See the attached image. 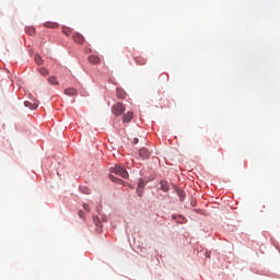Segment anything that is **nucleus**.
Instances as JSON below:
<instances>
[{"instance_id":"f257e3e1","label":"nucleus","mask_w":280,"mask_h":280,"mask_svg":"<svg viewBox=\"0 0 280 280\" xmlns=\"http://www.w3.org/2000/svg\"><path fill=\"white\" fill-rule=\"evenodd\" d=\"M112 113L116 117H121L122 113H126V105L124 103L118 102L112 106Z\"/></svg>"},{"instance_id":"f03ea898","label":"nucleus","mask_w":280,"mask_h":280,"mask_svg":"<svg viewBox=\"0 0 280 280\" xmlns=\"http://www.w3.org/2000/svg\"><path fill=\"white\" fill-rule=\"evenodd\" d=\"M113 174H117L118 176H121V178H128V171L124 168V166L115 165L112 168Z\"/></svg>"},{"instance_id":"7ed1b4c3","label":"nucleus","mask_w":280,"mask_h":280,"mask_svg":"<svg viewBox=\"0 0 280 280\" xmlns=\"http://www.w3.org/2000/svg\"><path fill=\"white\" fill-rule=\"evenodd\" d=\"M135 117V113L127 112L122 115V124H130Z\"/></svg>"},{"instance_id":"20e7f679","label":"nucleus","mask_w":280,"mask_h":280,"mask_svg":"<svg viewBox=\"0 0 280 280\" xmlns=\"http://www.w3.org/2000/svg\"><path fill=\"white\" fill-rule=\"evenodd\" d=\"M89 62H91V65H100L102 62V57L92 55L89 57Z\"/></svg>"},{"instance_id":"39448f33","label":"nucleus","mask_w":280,"mask_h":280,"mask_svg":"<svg viewBox=\"0 0 280 280\" xmlns=\"http://www.w3.org/2000/svg\"><path fill=\"white\" fill-rule=\"evenodd\" d=\"M74 43H78L79 45H83L84 43V36H82V34L80 33H74L72 36Z\"/></svg>"},{"instance_id":"423d86ee","label":"nucleus","mask_w":280,"mask_h":280,"mask_svg":"<svg viewBox=\"0 0 280 280\" xmlns=\"http://www.w3.org/2000/svg\"><path fill=\"white\" fill-rule=\"evenodd\" d=\"M141 159H150V150L142 148L139 150Z\"/></svg>"},{"instance_id":"0eeeda50","label":"nucleus","mask_w":280,"mask_h":280,"mask_svg":"<svg viewBox=\"0 0 280 280\" xmlns=\"http://www.w3.org/2000/svg\"><path fill=\"white\" fill-rule=\"evenodd\" d=\"M116 95L118 100H126V91H124L121 88H117Z\"/></svg>"},{"instance_id":"6e6552de","label":"nucleus","mask_w":280,"mask_h":280,"mask_svg":"<svg viewBox=\"0 0 280 280\" xmlns=\"http://www.w3.org/2000/svg\"><path fill=\"white\" fill-rule=\"evenodd\" d=\"M24 106H26V108H30L31 110H36V108H38L37 103L32 104L30 101H25Z\"/></svg>"},{"instance_id":"1a4fd4ad","label":"nucleus","mask_w":280,"mask_h":280,"mask_svg":"<svg viewBox=\"0 0 280 280\" xmlns=\"http://www.w3.org/2000/svg\"><path fill=\"white\" fill-rule=\"evenodd\" d=\"M135 62H136V65L143 67V65H145L148 62V60L143 57H136Z\"/></svg>"},{"instance_id":"9d476101","label":"nucleus","mask_w":280,"mask_h":280,"mask_svg":"<svg viewBox=\"0 0 280 280\" xmlns=\"http://www.w3.org/2000/svg\"><path fill=\"white\" fill-rule=\"evenodd\" d=\"M65 95H78V91L75 90V88H68L65 90Z\"/></svg>"},{"instance_id":"9b49d317","label":"nucleus","mask_w":280,"mask_h":280,"mask_svg":"<svg viewBox=\"0 0 280 280\" xmlns=\"http://www.w3.org/2000/svg\"><path fill=\"white\" fill-rule=\"evenodd\" d=\"M47 81L52 85V86H58L60 83L58 82V78L56 77H49Z\"/></svg>"},{"instance_id":"f8f14e48","label":"nucleus","mask_w":280,"mask_h":280,"mask_svg":"<svg viewBox=\"0 0 280 280\" xmlns=\"http://www.w3.org/2000/svg\"><path fill=\"white\" fill-rule=\"evenodd\" d=\"M160 185H161L162 191H170V183H167L166 180H162Z\"/></svg>"},{"instance_id":"ddd939ff","label":"nucleus","mask_w":280,"mask_h":280,"mask_svg":"<svg viewBox=\"0 0 280 280\" xmlns=\"http://www.w3.org/2000/svg\"><path fill=\"white\" fill-rule=\"evenodd\" d=\"M44 27H48L50 30H56V27H58V23H56V22H46L44 24Z\"/></svg>"},{"instance_id":"4468645a","label":"nucleus","mask_w":280,"mask_h":280,"mask_svg":"<svg viewBox=\"0 0 280 280\" xmlns=\"http://www.w3.org/2000/svg\"><path fill=\"white\" fill-rule=\"evenodd\" d=\"M38 73H40V75H44V78H46V75H49V70L47 68H39Z\"/></svg>"},{"instance_id":"2eb2a0df","label":"nucleus","mask_w":280,"mask_h":280,"mask_svg":"<svg viewBox=\"0 0 280 280\" xmlns=\"http://www.w3.org/2000/svg\"><path fill=\"white\" fill-rule=\"evenodd\" d=\"M35 62L36 65H43V57H40V55H35Z\"/></svg>"},{"instance_id":"dca6fc26","label":"nucleus","mask_w":280,"mask_h":280,"mask_svg":"<svg viewBox=\"0 0 280 280\" xmlns=\"http://www.w3.org/2000/svg\"><path fill=\"white\" fill-rule=\"evenodd\" d=\"M148 182H145L144 179H139V183H138V188L139 189H143V187H145V184H147Z\"/></svg>"},{"instance_id":"f3484780","label":"nucleus","mask_w":280,"mask_h":280,"mask_svg":"<svg viewBox=\"0 0 280 280\" xmlns=\"http://www.w3.org/2000/svg\"><path fill=\"white\" fill-rule=\"evenodd\" d=\"M26 34H28L30 36H34L36 34V30L35 28H26Z\"/></svg>"},{"instance_id":"a211bd4d","label":"nucleus","mask_w":280,"mask_h":280,"mask_svg":"<svg viewBox=\"0 0 280 280\" xmlns=\"http://www.w3.org/2000/svg\"><path fill=\"white\" fill-rule=\"evenodd\" d=\"M178 196H179V199H180V200H185L186 194H185V191L179 190V191H178Z\"/></svg>"},{"instance_id":"6ab92c4d","label":"nucleus","mask_w":280,"mask_h":280,"mask_svg":"<svg viewBox=\"0 0 280 280\" xmlns=\"http://www.w3.org/2000/svg\"><path fill=\"white\" fill-rule=\"evenodd\" d=\"M62 32L66 36H71V31L69 28H62Z\"/></svg>"},{"instance_id":"aec40b11","label":"nucleus","mask_w":280,"mask_h":280,"mask_svg":"<svg viewBox=\"0 0 280 280\" xmlns=\"http://www.w3.org/2000/svg\"><path fill=\"white\" fill-rule=\"evenodd\" d=\"M109 178H110L114 183H124L121 179L115 178L113 175H110Z\"/></svg>"},{"instance_id":"412c9836","label":"nucleus","mask_w":280,"mask_h":280,"mask_svg":"<svg viewBox=\"0 0 280 280\" xmlns=\"http://www.w3.org/2000/svg\"><path fill=\"white\" fill-rule=\"evenodd\" d=\"M160 78H162L163 80H170V77L165 73L161 74Z\"/></svg>"},{"instance_id":"4be33fe9","label":"nucleus","mask_w":280,"mask_h":280,"mask_svg":"<svg viewBox=\"0 0 280 280\" xmlns=\"http://www.w3.org/2000/svg\"><path fill=\"white\" fill-rule=\"evenodd\" d=\"M136 192L138 194V196H143V191L139 187L137 188Z\"/></svg>"},{"instance_id":"5701e85b","label":"nucleus","mask_w":280,"mask_h":280,"mask_svg":"<svg viewBox=\"0 0 280 280\" xmlns=\"http://www.w3.org/2000/svg\"><path fill=\"white\" fill-rule=\"evenodd\" d=\"M133 143H135V144L139 143V138H135V139H133Z\"/></svg>"},{"instance_id":"b1692460","label":"nucleus","mask_w":280,"mask_h":280,"mask_svg":"<svg viewBox=\"0 0 280 280\" xmlns=\"http://www.w3.org/2000/svg\"><path fill=\"white\" fill-rule=\"evenodd\" d=\"M83 209L89 210V206H86V203H84Z\"/></svg>"},{"instance_id":"393cba45","label":"nucleus","mask_w":280,"mask_h":280,"mask_svg":"<svg viewBox=\"0 0 280 280\" xmlns=\"http://www.w3.org/2000/svg\"><path fill=\"white\" fill-rule=\"evenodd\" d=\"M79 215L82 218V211L79 212Z\"/></svg>"}]
</instances>
